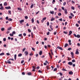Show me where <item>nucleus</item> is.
<instances>
[{
  "instance_id": "obj_56",
  "label": "nucleus",
  "mask_w": 80,
  "mask_h": 80,
  "mask_svg": "<svg viewBox=\"0 0 80 80\" xmlns=\"http://www.w3.org/2000/svg\"><path fill=\"white\" fill-rule=\"evenodd\" d=\"M62 70H63V71H66V69H63V68H62Z\"/></svg>"
},
{
  "instance_id": "obj_63",
  "label": "nucleus",
  "mask_w": 80,
  "mask_h": 80,
  "mask_svg": "<svg viewBox=\"0 0 80 80\" xmlns=\"http://www.w3.org/2000/svg\"><path fill=\"white\" fill-rule=\"evenodd\" d=\"M68 50H72V48H68Z\"/></svg>"
},
{
  "instance_id": "obj_26",
  "label": "nucleus",
  "mask_w": 80,
  "mask_h": 80,
  "mask_svg": "<svg viewBox=\"0 0 80 80\" xmlns=\"http://www.w3.org/2000/svg\"><path fill=\"white\" fill-rule=\"evenodd\" d=\"M1 30V31H4L5 30V28H2Z\"/></svg>"
},
{
  "instance_id": "obj_51",
  "label": "nucleus",
  "mask_w": 80,
  "mask_h": 80,
  "mask_svg": "<svg viewBox=\"0 0 80 80\" xmlns=\"http://www.w3.org/2000/svg\"><path fill=\"white\" fill-rule=\"evenodd\" d=\"M73 35H74V37H77V36L75 34H74Z\"/></svg>"
},
{
  "instance_id": "obj_6",
  "label": "nucleus",
  "mask_w": 80,
  "mask_h": 80,
  "mask_svg": "<svg viewBox=\"0 0 80 80\" xmlns=\"http://www.w3.org/2000/svg\"><path fill=\"white\" fill-rule=\"evenodd\" d=\"M68 42L69 43V45H72V43H71V40H68Z\"/></svg>"
},
{
  "instance_id": "obj_18",
  "label": "nucleus",
  "mask_w": 80,
  "mask_h": 80,
  "mask_svg": "<svg viewBox=\"0 0 80 80\" xmlns=\"http://www.w3.org/2000/svg\"><path fill=\"white\" fill-rule=\"evenodd\" d=\"M68 45V43H66L64 45V47H67Z\"/></svg>"
},
{
  "instance_id": "obj_52",
  "label": "nucleus",
  "mask_w": 80,
  "mask_h": 80,
  "mask_svg": "<svg viewBox=\"0 0 80 80\" xmlns=\"http://www.w3.org/2000/svg\"><path fill=\"white\" fill-rule=\"evenodd\" d=\"M24 62V60H22L21 62V63H23Z\"/></svg>"
},
{
  "instance_id": "obj_35",
  "label": "nucleus",
  "mask_w": 80,
  "mask_h": 80,
  "mask_svg": "<svg viewBox=\"0 0 80 80\" xmlns=\"http://www.w3.org/2000/svg\"><path fill=\"white\" fill-rule=\"evenodd\" d=\"M59 74L60 76H62L63 75V74L62 72H59Z\"/></svg>"
},
{
  "instance_id": "obj_37",
  "label": "nucleus",
  "mask_w": 80,
  "mask_h": 80,
  "mask_svg": "<svg viewBox=\"0 0 80 80\" xmlns=\"http://www.w3.org/2000/svg\"><path fill=\"white\" fill-rule=\"evenodd\" d=\"M49 22H47V26H49Z\"/></svg>"
},
{
  "instance_id": "obj_17",
  "label": "nucleus",
  "mask_w": 80,
  "mask_h": 80,
  "mask_svg": "<svg viewBox=\"0 0 80 80\" xmlns=\"http://www.w3.org/2000/svg\"><path fill=\"white\" fill-rule=\"evenodd\" d=\"M55 20V18H53V17H52V18H51V21H53V20Z\"/></svg>"
},
{
  "instance_id": "obj_20",
  "label": "nucleus",
  "mask_w": 80,
  "mask_h": 80,
  "mask_svg": "<svg viewBox=\"0 0 80 80\" xmlns=\"http://www.w3.org/2000/svg\"><path fill=\"white\" fill-rule=\"evenodd\" d=\"M12 29V27H10L8 28V30H10Z\"/></svg>"
},
{
  "instance_id": "obj_5",
  "label": "nucleus",
  "mask_w": 80,
  "mask_h": 80,
  "mask_svg": "<svg viewBox=\"0 0 80 80\" xmlns=\"http://www.w3.org/2000/svg\"><path fill=\"white\" fill-rule=\"evenodd\" d=\"M9 61V60H7L8 62H7V61H5V62L6 63V64L7 63H9V64H11V62H10V61Z\"/></svg>"
},
{
  "instance_id": "obj_25",
  "label": "nucleus",
  "mask_w": 80,
  "mask_h": 80,
  "mask_svg": "<svg viewBox=\"0 0 80 80\" xmlns=\"http://www.w3.org/2000/svg\"><path fill=\"white\" fill-rule=\"evenodd\" d=\"M70 15L72 16V17H74V15L72 13H71Z\"/></svg>"
},
{
  "instance_id": "obj_10",
  "label": "nucleus",
  "mask_w": 80,
  "mask_h": 80,
  "mask_svg": "<svg viewBox=\"0 0 80 80\" xmlns=\"http://www.w3.org/2000/svg\"><path fill=\"white\" fill-rule=\"evenodd\" d=\"M4 6H7V2H5L4 3Z\"/></svg>"
},
{
  "instance_id": "obj_15",
  "label": "nucleus",
  "mask_w": 80,
  "mask_h": 80,
  "mask_svg": "<svg viewBox=\"0 0 80 80\" xmlns=\"http://www.w3.org/2000/svg\"><path fill=\"white\" fill-rule=\"evenodd\" d=\"M3 6H1V8H0V10H3Z\"/></svg>"
},
{
  "instance_id": "obj_40",
  "label": "nucleus",
  "mask_w": 80,
  "mask_h": 80,
  "mask_svg": "<svg viewBox=\"0 0 80 80\" xmlns=\"http://www.w3.org/2000/svg\"><path fill=\"white\" fill-rule=\"evenodd\" d=\"M47 19V18L45 17L42 19V20H43L44 21L45 20Z\"/></svg>"
},
{
  "instance_id": "obj_43",
  "label": "nucleus",
  "mask_w": 80,
  "mask_h": 80,
  "mask_svg": "<svg viewBox=\"0 0 80 80\" xmlns=\"http://www.w3.org/2000/svg\"><path fill=\"white\" fill-rule=\"evenodd\" d=\"M8 13H9L10 15H11V11H8Z\"/></svg>"
},
{
  "instance_id": "obj_58",
  "label": "nucleus",
  "mask_w": 80,
  "mask_h": 80,
  "mask_svg": "<svg viewBox=\"0 0 80 80\" xmlns=\"http://www.w3.org/2000/svg\"><path fill=\"white\" fill-rule=\"evenodd\" d=\"M76 26L78 27H79V25L78 24H76Z\"/></svg>"
},
{
  "instance_id": "obj_47",
  "label": "nucleus",
  "mask_w": 80,
  "mask_h": 80,
  "mask_svg": "<svg viewBox=\"0 0 80 80\" xmlns=\"http://www.w3.org/2000/svg\"><path fill=\"white\" fill-rule=\"evenodd\" d=\"M38 72L39 73H42V71H41L40 70H39Z\"/></svg>"
},
{
  "instance_id": "obj_7",
  "label": "nucleus",
  "mask_w": 80,
  "mask_h": 80,
  "mask_svg": "<svg viewBox=\"0 0 80 80\" xmlns=\"http://www.w3.org/2000/svg\"><path fill=\"white\" fill-rule=\"evenodd\" d=\"M68 64L70 65H73V63L72 62H68Z\"/></svg>"
},
{
  "instance_id": "obj_8",
  "label": "nucleus",
  "mask_w": 80,
  "mask_h": 80,
  "mask_svg": "<svg viewBox=\"0 0 80 80\" xmlns=\"http://www.w3.org/2000/svg\"><path fill=\"white\" fill-rule=\"evenodd\" d=\"M49 54L50 55V57L51 59H52V55H51V54H50V53H49Z\"/></svg>"
},
{
  "instance_id": "obj_64",
  "label": "nucleus",
  "mask_w": 80,
  "mask_h": 80,
  "mask_svg": "<svg viewBox=\"0 0 80 80\" xmlns=\"http://www.w3.org/2000/svg\"><path fill=\"white\" fill-rule=\"evenodd\" d=\"M25 18L26 19H28V17L27 16H25Z\"/></svg>"
},
{
  "instance_id": "obj_50",
  "label": "nucleus",
  "mask_w": 80,
  "mask_h": 80,
  "mask_svg": "<svg viewBox=\"0 0 80 80\" xmlns=\"http://www.w3.org/2000/svg\"><path fill=\"white\" fill-rule=\"evenodd\" d=\"M6 19L7 20H8V17H6Z\"/></svg>"
},
{
  "instance_id": "obj_29",
  "label": "nucleus",
  "mask_w": 80,
  "mask_h": 80,
  "mask_svg": "<svg viewBox=\"0 0 80 80\" xmlns=\"http://www.w3.org/2000/svg\"><path fill=\"white\" fill-rule=\"evenodd\" d=\"M33 7V4H32L30 7L31 8H32Z\"/></svg>"
},
{
  "instance_id": "obj_11",
  "label": "nucleus",
  "mask_w": 80,
  "mask_h": 80,
  "mask_svg": "<svg viewBox=\"0 0 80 80\" xmlns=\"http://www.w3.org/2000/svg\"><path fill=\"white\" fill-rule=\"evenodd\" d=\"M72 33V31H70L69 32V34H68V35H71Z\"/></svg>"
},
{
  "instance_id": "obj_62",
  "label": "nucleus",
  "mask_w": 80,
  "mask_h": 80,
  "mask_svg": "<svg viewBox=\"0 0 80 80\" xmlns=\"http://www.w3.org/2000/svg\"><path fill=\"white\" fill-rule=\"evenodd\" d=\"M28 32H31V30L30 29H28Z\"/></svg>"
},
{
  "instance_id": "obj_60",
  "label": "nucleus",
  "mask_w": 80,
  "mask_h": 80,
  "mask_svg": "<svg viewBox=\"0 0 80 80\" xmlns=\"http://www.w3.org/2000/svg\"><path fill=\"white\" fill-rule=\"evenodd\" d=\"M59 49L60 50H63V48H62V47H60V48H59Z\"/></svg>"
},
{
  "instance_id": "obj_21",
  "label": "nucleus",
  "mask_w": 80,
  "mask_h": 80,
  "mask_svg": "<svg viewBox=\"0 0 80 80\" xmlns=\"http://www.w3.org/2000/svg\"><path fill=\"white\" fill-rule=\"evenodd\" d=\"M4 53L2 52L0 54V56H2V55H4Z\"/></svg>"
},
{
  "instance_id": "obj_14",
  "label": "nucleus",
  "mask_w": 80,
  "mask_h": 80,
  "mask_svg": "<svg viewBox=\"0 0 80 80\" xmlns=\"http://www.w3.org/2000/svg\"><path fill=\"white\" fill-rule=\"evenodd\" d=\"M32 23H33V22H34V18H32Z\"/></svg>"
},
{
  "instance_id": "obj_34",
  "label": "nucleus",
  "mask_w": 80,
  "mask_h": 80,
  "mask_svg": "<svg viewBox=\"0 0 80 80\" xmlns=\"http://www.w3.org/2000/svg\"><path fill=\"white\" fill-rule=\"evenodd\" d=\"M32 68H33V69H36V66H33Z\"/></svg>"
},
{
  "instance_id": "obj_13",
  "label": "nucleus",
  "mask_w": 80,
  "mask_h": 80,
  "mask_svg": "<svg viewBox=\"0 0 80 80\" xmlns=\"http://www.w3.org/2000/svg\"><path fill=\"white\" fill-rule=\"evenodd\" d=\"M50 13H51V14H52V15H53V14H54V11H50Z\"/></svg>"
},
{
  "instance_id": "obj_1",
  "label": "nucleus",
  "mask_w": 80,
  "mask_h": 80,
  "mask_svg": "<svg viewBox=\"0 0 80 80\" xmlns=\"http://www.w3.org/2000/svg\"><path fill=\"white\" fill-rule=\"evenodd\" d=\"M62 8L63 10L65 11V14H67L68 13V12H67V9H65V8L63 7H62Z\"/></svg>"
},
{
  "instance_id": "obj_22",
  "label": "nucleus",
  "mask_w": 80,
  "mask_h": 80,
  "mask_svg": "<svg viewBox=\"0 0 80 80\" xmlns=\"http://www.w3.org/2000/svg\"><path fill=\"white\" fill-rule=\"evenodd\" d=\"M39 54L40 55H42V51H41L39 52Z\"/></svg>"
},
{
  "instance_id": "obj_3",
  "label": "nucleus",
  "mask_w": 80,
  "mask_h": 80,
  "mask_svg": "<svg viewBox=\"0 0 80 80\" xmlns=\"http://www.w3.org/2000/svg\"><path fill=\"white\" fill-rule=\"evenodd\" d=\"M76 53L77 55H78L79 54V52H78V49L76 50Z\"/></svg>"
},
{
  "instance_id": "obj_57",
  "label": "nucleus",
  "mask_w": 80,
  "mask_h": 80,
  "mask_svg": "<svg viewBox=\"0 0 80 80\" xmlns=\"http://www.w3.org/2000/svg\"><path fill=\"white\" fill-rule=\"evenodd\" d=\"M36 57H38V54H37L36 55Z\"/></svg>"
},
{
  "instance_id": "obj_61",
  "label": "nucleus",
  "mask_w": 80,
  "mask_h": 80,
  "mask_svg": "<svg viewBox=\"0 0 80 80\" xmlns=\"http://www.w3.org/2000/svg\"><path fill=\"white\" fill-rule=\"evenodd\" d=\"M6 55H8V56H9V55H10V54H9V53H6Z\"/></svg>"
},
{
  "instance_id": "obj_55",
  "label": "nucleus",
  "mask_w": 80,
  "mask_h": 80,
  "mask_svg": "<svg viewBox=\"0 0 80 80\" xmlns=\"http://www.w3.org/2000/svg\"><path fill=\"white\" fill-rule=\"evenodd\" d=\"M32 50H33V51H35V49L33 48H32Z\"/></svg>"
},
{
  "instance_id": "obj_44",
  "label": "nucleus",
  "mask_w": 80,
  "mask_h": 80,
  "mask_svg": "<svg viewBox=\"0 0 80 80\" xmlns=\"http://www.w3.org/2000/svg\"><path fill=\"white\" fill-rule=\"evenodd\" d=\"M25 50H26V48H24L22 50V52H25Z\"/></svg>"
},
{
  "instance_id": "obj_4",
  "label": "nucleus",
  "mask_w": 80,
  "mask_h": 80,
  "mask_svg": "<svg viewBox=\"0 0 80 80\" xmlns=\"http://www.w3.org/2000/svg\"><path fill=\"white\" fill-rule=\"evenodd\" d=\"M5 8H6V9H7V10H8V9H11V7H10V6L5 7Z\"/></svg>"
},
{
  "instance_id": "obj_36",
  "label": "nucleus",
  "mask_w": 80,
  "mask_h": 80,
  "mask_svg": "<svg viewBox=\"0 0 80 80\" xmlns=\"http://www.w3.org/2000/svg\"><path fill=\"white\" fill-rule=\"evenodd\" d=\"M58 15L59 16H61V15H62V14L61 13H58Z\"/></svg>"
},
{
  "instance_id": "obj_2",
  "label": "nucleus",
  "mask_w": 80,
  "mask_h": 80,
  "mask_svg": "<svg viewBox=\"0 0 80 80\" xmlns=\"http://www.w3.org/2000/svg\"><path fill=\"white\" fill-rule=\"evenodd\" d=\"M25 56H27V55H28V52L27 51H25L24 53Z\"/></svg>"
},
{
  "instance_id": "obj_33",
  "label": "nucleus",
  "mask_w": 80,
  "mask_h": 80,
  "mask_svg": "<svg viewBox=\"0 0 80 80\" xmlns=\"http://www.w3.org/2000/svg\"><path fill=\"white\" fill-rule=\"evenodd\" d=\"M57 68H55L54 69L53 71H54V72H55V71H57Z\"/></svg>"
},
{
  "instance_id": "obj_38",
  "label": "nucleus",
  "mask_w": 80,
  "mask_h": 80,
  "mask_svg": "<svg viewBox=\"0 0 80 80\" xmlns=\"http://www.w3.org/2000/svg\"><path fill=\"white\" fill-rule=\"evenodd\" d=\"M77 37L78 38H80V35H77Z\"/></svg>"
},
{
  "instance_id": "obj_54",
  "label": "nucleus",
  "mask_w": 80,
  "mask_h": 80,
  "mask_svg": "<svg viewBox=\"0 0 80 80\" xmlns=\"http://www.w3.org/2000/svg\"><path fill=\"white\" fill-rule=\"evenodd\" d=\"M69 18L70 19H72V16H69Z\"/></svg>"
},
{
  "instance_id": "obj_9",
  "label": "nucleus",
  "mask_w": 80,
  "mask_h": 80,
  "mask_svg": "<svg viewBox=\"0 0 80 80\" xmlns=\"http://www.w3.org/2000/svg\"><path fill=\"white\" fill-rule=\"evenodd\" d=\"M73 73L72 71H70L69 72V74H70V75H73Z\"/></svg>"
},
{
  "instance_id": "obj_30",
  "label": "nucleus",
  "mask_w": 80,
  "mask_h": 80,
  "mask_svg": "<svg viewBox=\"0 0 80 80\" xmlns=\"http://www.w3.org/2000/svg\"><path fill=\"white\" fill-rule=\"evenodd\" d=\"M16 57H17V55L15 54V55H14V59H15V60H16Z\"/></svg>"
},
{
  "instance_id": "obj_12",
  "label": "nucleus",
  "mask_w": 80,
  "mask_h": 80,
  "mask_svg": "<svg viewBox=\"0 0 80 80\" xmlns=\"http://www.w3.org/2000/svg\"><path fill=\"white\" fill-rule=\"evenodd\" d=\"M32 73H31V72H29L28 73V75H32Z\"/></svg>"
},
{
  "instance_id": "obj_48",
  "label": "nucleus",
  "mask_w": 80,
  "mask_h": 80,
  "mask_svg": "<svg viewBox=\"0 0 80 80\" xmlns=\"http://www.w3.org/2000/svg\"><path fill=\"white\" fill-rule=\"evenodd\" d=\"M3 41H4V42H5V41H6V38H4L3 39Z\"/></svg>"
},
{
  "instance_id": "obj_59",
  "label": "nucleus",
  "mask_w": 80,
  "mask_h": 80,
  "mask_svg": "<svg viewBox=\"0 0 80 80\" xmlns=\"http://www.w3.org/2000/svg\"><path fill=\"white\" fill-rule=\"evenodd\" d=\"M71 54L72 55H73L74 54H73V52H72L71 53Z\"/></svg>"
},
{
  "instance_id": "obj_32",
  "label": "nucleus",
  "mask_w": 80,
  "mask_h": 80,
  "mask_svg": "<svg viewBox=\"0 0 80 80\" xmlns=\"http://www.w3.org/2000/svg\"><path fill=\"white\" fill-rule=\"evenodd\" d=\"M10 36H11V37H13V34H12H12L11 33H10L9 34Z\"/></svg>"
},
{
  "instance_id": "obj_41",
  "label": "nucleus",
  "mask_w": 80,
  "mask_h": 80,
  "mask_svg": "<svg viewBox=\"0 0 80 80\" xmlns=\"http://www.w3.org/2000/svg\"><path fill=\"white\" fill-rule=\"evenodd\" d=\"M23 36H24V37H25V36H26V35H27V34H26V33H24L23 34Z\"/></svg>"
},
{
  "instance_id": "obj_53",
  "label": "nucleus",
  "mask_w": 80,
  "mask_h": 80,
  "mask_svg": "<svg viewBox=\"0 0 80 80\" xmlns=\"http://www.w3.org/2000/svg\"><path fill=\"white\" fill-rule=\"evenodd\" d=\"M66 2H64L63 3V5H64V6H65V5H66Z\"/></svg>"
},
{
  "instance_id": "obj_27",
  "label": "nucleus",
  "mask_w": 80,
  "mask_h": 80,
  "mask_svg": "<svg viewBox=\"0 0 80 80\" xmlns=\"http://www.w3.org/2000/svg\"><path fill=\"white\" fill-rule=\"evenodd\" d=\"M64 33L65 34H67L68 33V32H67L63 31Z\"/></svg>"
},
{
  "instance_id": "obj_19",
  "label": "nucleus",
  "mask_w": 80,
  "mask_h": 80,
  "mask_svg": "<svg viewBox=\"0 0 80 80\" xmlns=\"http://www.w3.org/2000/svg\"><path fill=\"white\" fill-rule=\"evenodd\" d=\"M55 0H53L52 2V4H54V3H55Z\"/></svg>"
},
{
  "instance_id": "obj_45",
  "label": "nucleus",
  "mask_w": 80,
  "mask_h": 80,
  "mask_svg": "<svg viewBox=\"0 0 80 80\" xmlns=\"http://www.w3.org/2000/svg\"><path fill=\"white\" fill-rule=\"evenodd\" d=\"M72 62H75V59H73L72 60Z\"/></svg>"
},
{
  "instance_id": "obj_46",
  "label": "nucleus",
  "mask_w": 80,
  "mask_h": 80,
  "mask_svg": "<svg viewBox=\"0 0 80 80\" xmlns=\"http://www.w3.org/2000/svg\"><path fill=\"white\" fill-rule=\"evenodd\" d=\"M50 35V32H48L47 33V35Z\"/></svg>"
},
{
  "instance_id": "obj_49",
  "label": "nucleus",
  "mask_w": 80,
  "mask_h": 80,
  "mask_svg": "<svg viewBox=\"0 0 80 80\" xmlns=\"http://www.w3.org/2000/svg\"><path fill=\"white\" fill-rule=\"evenodd\" d=\"M12 33L13 35V34H15V31L12 32Z\"/></svg>"
},
{
  "instance_id": "obj_28",
  "label": "nucleus",
  "mask_w": 80,
  "mask_h": 80,
  "mask_svg": "<svg viewBox=\"0 0 80 80\" xmlns=\"http://www.w3.org/2000/svg\"><path fill=\"white\" fill-rule=\"evenodd\" d=\"M8 60H12V61H14V59H13L10 58Z\"/></svg>"
},
{
  "instance_id": "obj_24",
  "label": "nucleus",
  "mask_w": 80,
  "mask_h": 80,
  "mask_svg": "<svg viewBox=\"0 0 80 80\" xmlns=\"http://www.w3.org/2000/svg\"><path fill=\"white\" fill-rule=\"evenodd\" d=\"M71 9H72V10H75V7L73 6H72Z\"/></svg>"
},
{
  "instance_id": "obj_42",
  "label": "nucleus",
  "mask_w": 80,
  "mask_h": 80,
  "mask_svg": "<svg viewBox=\"0 0 80 80\" xmlns=\"http://www.w3.org/2000/svg\"><path fill=\"white\" fill-rule=\"evenodd\" d=\"M22 75H25V72H22Z\"/></svg>"
},
{
  "instance_id": "obj_39",
  "label": "nucleus",
  "mask_w": 80,
  "mask_h": 80,
  "mask_svg": "<svg viewBox=\"0 0 80 80\" xmlns=\"http://www.w3.org/2000/svg\"><path fill=\"white\" fill-rule=\"evenodd\" d=\"M78 7L80 9V5L79 4H78Z\"/></svg>"
},
{
  "instance_id": "obj_23",
  "label": "nucleus",
  "mask_w": 80,
  "mask_h": 80,
  "mask_svg": "<svg viewBox=\"0 0 80 80\" xmlns=\"http://www.w3.org/2000/svg\"><path fill=\"white\" fill-rule=\"evenodd\" d=\"M31 37L32 38H33V34L32 32H31Z\"/></svg>"
},
{
  "instance_id": "obj_31",
  "label": "nucleus",
  "mask_w": 80,
  "mask_h": 80,
  "mask_svg": "<svg viewBox=\"0 0 80 80\" xmlns=\"http://www.w3.org/2000/svg\"><path fill=\"white\" fill-rule=\"evenodd\" d=\"M8 21H12V19L10 18L8 19Z\"/></svg>"
},
{
  "instance_id": "obj_16",
  "label": "nucleus",
  "mask_w": 80,
  "mask_h": 80,
  "mask_svg": "<svg viewBox=\"0 0 80 80\" xmlns=\"http://www.w3.org/2000/svg\"><path fill=\"white\" fill-rule=\"evenodd\" d=\"M23 22H24V20H22L20 21V24H22V23H23Z\"/></svg>"
}]
</instances>
